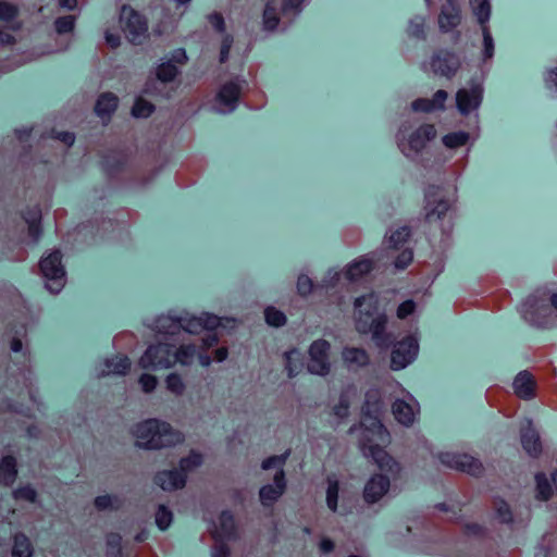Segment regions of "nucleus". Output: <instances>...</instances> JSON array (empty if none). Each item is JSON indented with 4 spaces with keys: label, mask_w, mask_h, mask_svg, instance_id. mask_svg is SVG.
I'll return each instance as SVG.
<instances>
[{
    "label": "nucleus",
    "mask_w": 557,
    "mask_h": 557,
    "mask_svg": "<svg viewBox=\"0 0 557 557\" xmlns=\"http://www.w3.org/2000/svg\"><path fill=\"white\" fill-rule=\"evenodd\" d=\"M382 393L371 387L364 395L363 419L360 423L359 445L364 457L370 458L381 471L393 475L400 470L398 462L383 448L389 442V433L381 421Z\"/></svg>",
    "instance_id": "f257e3e1"
},
{
    "label": "nucleus",
    "mask_w": 557,
    "mask_h": 557,
    "mask_svg": "<svg viewBox=\"0 0 557 557\" xmlns=\"http://www.w3.org/2000/svg\"><path fill=\"white\" fill-rule=\"evenodd\" d=\"M222 324L220 317L202 312L200 315H193L188 312L176 313L170 311L166 314L157 317L151 324H148L157 333L176 335L181 333L198 334L207 330V334L198 339L201 350L215 346L219 342L214 332Z\"/></svg>",
    "instance_id": "f03ea898"
},
{
    "label": "nucleus",
    "mask_w": 557,
    "mask_h": 557,
    "mask_svg": "<svg viewBox=\"0 0 557 557\" xmlns=\"http://www.w3.org/2000/svg\"><path fill=\"white\" fill-rule=\"evenodd\" d=\"M26 334L27 329L25 323L10 326L4 334L3 342L10 344V348L13 352H22L24 358L23 363L9 369V377L5 387L12 393H17V395L22 393L27 394L33 405L40 411L41 403L38 400L37 391L34 388L33 371L28 366L27 351L23 350V339L26 337Z\"/></svg>",
    "instance_id": "7ed1b4c3"
},
{
    "label": "nucleus",
    "mask_w": 557,
    "mask_h": 557,
    "mask_svg": "<svg viewBox=\"0 0 557 557\" xmlns=\"http://www.w3.org/2000/svg\"><path fill=\"white\" fill-rule=\"evenodd\" d=\"M356 330L361 334H371L380 348H387L392 334L386 332L387 317L379 311V297L374 293L357 297L354 302Z\"/></svg>",
    "instance_id": "20e7f679"
},
{
    "label": "nucleus",
    "mask_w": 557,
    "mask_h": 557,
    "mask_svg": "<svg viewBox=\"0 0 557 557\" xmlns=\"http://www.w3.org/2000/svg\"><path fill=\"white\" fill-rule=\"evenodd\" d=\"M436 136L437 129L433 124L424 123L413 127L410 122H404L396 133V144L404 157L428 168L423 154Z\"/></svg>",
    "instance_id": "39448f33"
},
{
    "label": "nucleus",
    "mask_w": 557,
    "mask_h": 557,
    "mask_svg": "<svg viewBox=\"0 0 557 557\" xmlns=\"http://www.w3.org/2000/svg\"><path fill=\"white\" fill-rule=\"evenodd\" d=\"M311 0H269L262 14L265 32H286L300 16Z\"/></svg>",
    "instance_id": "423d86ee"
},
{
    "label": "nucleus",
    "mask_w": 557,
    "mask_h": 557,
    "mask_svg": "<svg viewBox=\"0 0 557 557\" xmlns=\"http://www.w3.org/2000/svg\"><path fill=\"white\" fill-rule=\"evenodd\" d=\"M134 436L136 445L147 449L170 447L183 441L180 432L158 419H148L138 423L134 429Z\"/></svg>",
    "instance_id": "0eeeda50"
},
{
    "label": "nucleus",
    "mask_w": 557,
    "mask_h": 557,
    "mask_svg": "<svg viewBox=\"0 0 557 557\" xmlns=\"http://www.w3.org/2000/svg\"><path fill=\"white\" fill-rule=\"evenodd\" d=\"M425 219L428 222H437L448 216L447 227H443L444 233L451 230L450 220L453 216V206L456 200L455 189L430 185L425 189Z\"/></svg>",
    "instance_id": "6e6552de"
},
{
    "label": "nucleus",
    "mask_w": 557,
    "mask_h": 557,
    "mask_svg": "<svg viewBox=\"0 0 557 557\" xmlns=\"http://www.w3.org/2000/svg\"><path fill=\"white\" fill-rule=\"evenodd\" d=\"M520 313L523 320L532 326L553 329L557 326V312L545 299L530 295L521 305Z\"/></svg>",
    "instance_id": "1a4fd4ad"
},
{
    "label": "nucleus",
    "mask_w": 557,
    "mask_h": 557,
    "mask_svg": "<svg viewBox=\"0 0 557 557\" xmlns=\"http://www.w3.org/2000/svg\"><path fill=\"white\" fill-rule=\"evenodd\" d=\"M374 262L373 256L367 255L351 261L344 272L330 269L319 286L330 290L339 285L342 280H345L347 283L358 282L372 271Z\"/></svg>",
    "instance_id": "9d476101"
},
{
    "label": "nucleus",
    "mask_w": 557,
    "mask_h": 557,
    "mask_svg": "<svg viewBox=\"0 0 557 557\" xmlns=\"http://www.w3.org/2000/svg\"><path fill=\"white\" fill-rule=\"evenodd\" d=\"M39 269L45 280V286L53 295L59 294L66 282V273L62 265V253L53 250L39 261Z\"/></svg>",
    "instance_id": "9b49d317"
},
{
    "label": "nucleus",
    "mask_w": 557,
    "mask_h": 557,
    "mask_svg": "<svg viewBox=\"0 0 557 557\" xmlns=\"http://www.w3.org/2000/svg\"><path fill=\"white\" fill-rule=\"evenodd\" d=\"M163 339L148 346L139 359V364L143 369L156 371L169 369L175 364L172 338L163 335Z\"/></svg>",
    "instance_id": "f8f14e48"
},
{
    "label": "nucleus",
    "mask_w": 557,
    "mask_h": 557,
    "mask_svg": "<svg viewBox=\"0 0 557 557\" xmlns=\"http://www.w3.org/2000/svg\"><path fill=\"white\" fill-rule=\"evenodd\" d=\"M391 369L399 371L410 366L419 354V338L417 334H409L393 343L391 337Z\"/></svg>",
    "instance_id": "ddd939ff"
},
{
    "label": "nucleus",
    "mask_w": 557,
    "mask_h": 557,
    "mask_svg": "<svg viewBox=\"0 0 557 557\" xmlns=\"http://www.w3.org/2000/svg\"><path fill=\"white\" fill-rule=\"evenodd\" d=\"M120 22L126 38L134 45H140L148 34L146 17L128 5H123Z\"/></svg>",
    "instance_id": "4468645a"
},
{
    "label": "nucleus",
    "mask_w": 557,
    "mask_h": 557,
    "mask_svg": "<svg viewBox=\"0 0 557 557\" xmlns=\"http://www.w3.org/2000/svg\"><path fill=\"white\" fill-rule=\"evenodd\" d=\"M484 95L483 82L476 78L469 81L468 86L456 92V106L461 115H469L476 111L482 103Z\"/></svg>",
    "instance_id": "2eb2a0df"
},
{
    "label": "nucleus",
    "mask_w": 557,
    "mask_h": 557,
    "mask_svg": "<svg viewBox=\"0 0 557 557\" xmlns=\"http://www.w3.org/2000/svg\"><path fill=\"white\" fill-rule=\"evenodd\" d=\"M244 84L246 81L238 78L223 84L214 98V111L221 114L232 113L237 108Z\"/></svg>",
    "instance_id": "dca6fc26"
},
{
    "label": "nucleus",
    "mask_w": 557,
    "mask_h": 557,
    "mask_svg": "<svg viewBox=\"0 0 557 557\" xmlns=\"http://www.w3.org/2000/svg\"><path fill=\"white\" fill-rule=\"evenodd\" d=\"M331 345L325 339H317L309 347L307 370L311 374L326 376L331 371Z\"/></svg>",
    "instance_id": "f3484780"
},
{
    "label": "nucleus",
    "mask_w": 557,
    "mask_h": 557,
    "mask_svg": "<svg viewBox=\"0 0 557 557\" xmlns=\"http://www.w3.org/2000/svg\"><path fill=\"white\" fill-rule=\"evenodd\" d=\"M438 460L446 468L465 472L473 476H479L483 472V466L481 461L468 454L459 453H441Z\"/></svg>",
    "instance_id": "a211bd4d"
},
{
    "label": "nucleus",
    "mask_w": 557,
    "mask_h": 557,
    "mask_svg": "<svg viewBox=\"0 0 557 557\" xmlns=\"http://www.w3.org/2000/svg\"><path fill=\"white\" fill-rule=\"evenodd\" d=\"M462 14L461 8L458 1L445 2L440 9L437 15L438 29L443 34L453 33L454 41L457 42L460 39V32L456 30L461 24Z\"/></svg>",
    "instance_id": "6ab92c4d"
},
{
    "label": "nucleus",
    "mask_w": 557,
    "mask_h": 557,
    "mask_svg": "<svg viewBox=\"0 0 557 557\" xmlns=\"http://www.w3.org/2000/svg\"><path fill=\"white\" fill-rule=\"evenodd\" d=\"M461 66L460 57L446 49H441L433 53L430 61V67L435 75L451 78Z\"/></svg>",
    "instance_id": "aec40b11"
},
{
    "label": "nucleus",
    "mask_w": 557,
    "mask_h": 557,
    "mask_svg": "<svg viewBox=\"0 0 557 557\" xmlns=\"http://www.w3.org/2000/svg\"><path fill=\"white\" fill-rule=\"evenodd\" d=\"M159 334L172 338L175 363H180L182 366H189L194 362L198 352L199 345L198 343H186L185 336L188 333H181L176 335L165 333Z\"/></svg>",
    "instance_id": "412c9836"
},
{
    "label": "nucleus",
    "mask_w": 557,
    "mask_h": 557,
    "mask_svg": "<svg viewBox=\"0 0 557 557\" xmlns=\"http://www.w3.org/2000/svg\"><path fill=\"white\" fill-rule=\"evenodd\" d=\"M391 488V480L382 473L373 474L364 484L363 500L367 505L380 503Z\"/></svg>",
    "instance_id": "4be33fe9"
},
{
    "label": "nucleus",
    "mask_w": 557,
    "mask_h": 557,
    "mask_svg": "<svg viewBox=\"0 0 557 557\" xmlns=\"http://www.w3.org/2000/svg\"><path fill=\"white\" fill-rule=\"evenodd\" d=\"M520 442L525 454L531 458H539L543 451V443L533 421L527 419L520 428Z\"/></svg>",
    "instance_id": "5701e85b"
},
{
    "label": "nucleus",
    "mask_w": 557,
    "mask_h": 557,
    "mask_svg": "<svg viewBox=\"0 0 557 557\" xmlns=\"http://www.w3.org/2000/svg\"><path fill=\"white\" fill-rule=\"evenodd\" d=\"M273 484L263 485L259 491V498L263 507H272L286 490L284 470L276 471Z\"/></svg>",
    "instance_id": "b1692460"
},
{
    "label": "nucleus",
    "mask_w": 557,
    "mask_h": 557,
    "mask_svg": "<svg viewBox=\"0 0 557 557\" xmlns=\"http://www.w3.org/2000/svg\"><path fill=\"white\" fill-rule=\"evenodd\" d=\"M392 411L400 424L409 426L419 413V404L412 396H408L407 399H396L392 406Z\"/></svg>",
    "instance_id": "393cba45"
},
{
    "label": "nucleus",
    "mask_w": 557,
    "mask_h": 557,
    "mask_svg": "<svg viewBox=\"0 0 557 557\" xmlns=\"http://www.w3.org/2000/svg\"><path fill=\"white\" fill-rule=\"evenodd\" d=\"M512 388L520 399L531 400L536 397V382L528 370H522L515 376Z\"/></svg>",
    "instance_id": "a878e982"
},
{
    "label": "nucleus",
    "mask_w": 557,
    "mask_h": 557,
    "mask_svg": "<svg viewBox=\"0 0 557 557\" xmlns=\"http://www.w3.org/2000/svg\"><path fill=\"white\" fill-rule=\"evenodd\" d=\"M535 497L539 500L546 502L553 494L557 495V470L548 476L545 472L535 474Z\"/></svg>",
    "instance_id": "bb28decb"
},
{
    "label": "nucleus",
    "mask_w": 557,
    "mask_h": 557,
    "mask_svg": "<svg viewBox=\"0 0 557 557\" xmlns=\"http://www.w3.org/2000/svg\"><path fill=\"white\" fill-rule=\"evenodd\" d=\"M448 98L447 91L440 89L431 99L418 98L411 102V109L416 112L432 113L445 109V102Z\"/></svg>",
    "instance_id": "cd10ccee"
},
{
    "label": "nucleus",
    "mask_w": 557,
    "mask_h": 557,
    "mask_svg": "<svg viewBox=\"0 0 557 557\" xmlns=\"http://www.w3.org/2000/svg\"><path fill=\"white\" fill-rule=\"evenodd\" d=\"M154 482L163 491H174L185 486L186 474L181 470V468L178 470H164L156 474Z\"/></svg>",
    "instance_id": "c85d7f7f"
},
{
    "label": "nucleus",
    "mask_w": 557,
    "mask_h": 557,
    "mask_svg": "<svg viewBox=\"0 0 557 557\" xmlns=\"http://www.w3.org/2000/svg\"><path fill=\"white\" fill-rule=\"evenodd\" d=\"M235 535V520L230 510H224L219 517V525H214L213 537L215 542L230 540Z\"/></svg>",
    "instance_id": "c756f323"
},
{
    "label": "nucleus",
    "mask_w": 557,
    "mask_h": 557,
    "mask_svg": "<svg viewBox=\"0 0 557 557\" xmlns=\"http://www.w3.org/2000/svg\"><path fill=\"white\" fill-rule=\"evenodd\" d=\"M342 357L349 370H357L369 364L370 358L363 348L344 347Z\"/></svg>",
    "instance_id": "7c9ffc66"
},
{
    "label": "nucleus",
    "mask_w": 557,
    "mask_h": 557,
    "mask_svg": "<svg viewBox=\"0 0 557 557\" xmlns=\"http://www.w3.org/2000/svg\"><path fill=\"white\" fill-rule=\"evenodd\" d=\"M23 219L28 227V236L33 243H37L41 236V209L39 206L27 208L23 212Z\"/></svg>",
    "instance_id": "2f4dec72"
},
{
    "label": "nucleus",
    "mask_w": 557,
    "mask_h": 557,
    "mask_svg": "<svg viewBox=\"0 0 557 557\" xmlns=\"http://www.w3.org/2000/svg\"><path fill=\"white\" fill-rule=\"evenodd\" d=\"M475 137H472L470 133L466 131L450 132L442 137V144L445 148L455 150L465 146H468L467 154L469 153Z\"/></svg>",
    "instance_id": "473e14b6"
},
{
    "label": "nucleus",
    "mask_w": 557,
    "mask_h": 557,
    "mask_svg": "<svg viewBox=\"0 0 557 557\" xmlns=\"http://www.w3.org/2000/svg\"><path fill=\"white\" fill-rule=\"evenodd\" d=\"M119 104V98L112 92H103L101 94L95 106L96 114L104 119H110V116L114 113Z\"/></svg>",
    "instance_id": "72a5a7b5"
},
{
    "label": "nucleus",
    "mask_w": 557,
    "mask_h": 557,
    "mask_svg": "<svg viewBox=\"0 0 557 557\" xmlns=\"http://www.w3.org/2000/svg\"><path fill=\"white\" fill-rule=\"evenodd\" d=\"M104 369L99 372V375L104 376L109 374H125L131 368V361L127 356L119 355L113 358L104 360Z\"/></svg>",
    "instance_id": "f704fd0d"
},
{
    "label": "nucleus",
    "mask_w": 557,
    "mask_h": 557,
    "mask_svg": "<svg viewBox=\"0 0 557 557\" xmlns=\"http://www.w3.org/2000/svg\"><path fill=\"white\" fill-rule=\"evenodd\" d=\"M492 507L494 519L499 523L506 524L512 529L515 525V517L509 504L500 497H494Z\"/></svg>",
    "instance_id": "c9c22d12"
},
{
    "label": "nucleus",
    "mask_w": 557,
    "mask_h": 557,
    "mask_svg": "<svg viewBox=\"0 0 557 557\" xmlns=\"http://www.w3.org/2000/svg\"><path fill=\"white\" fill-rule=\"evenodd\" d=\"M1 410L3 411V414L5 416L3 418V421L5 423H11L13 420L18 422V417H24V418L33 417L30 408H24L23 406H20L17 404L13 403L11 399H9L7 397H5V399L2 400Z\"/></svg>",
    "instance_id": "e433bc0d"
},
{
    "label": "nucleus",
    "mask_w": 557,
    "mask_h": 557,
    "mask_svg": "<svg viewBox=\"0 0 557 557\" xmlns=\"http://www.w3.org/2000/svg\"><path fill=\"white\" fill-rule=\"evenodd\" d=\"M285 370L288 377H295L304 369V356L298 349H290L284 352Z\"/></svg>",
    "instance_id": "4c0bfd02"
},
{
    "label": "nucleus",
    "mask_w": 557,
    "mask_h": 557,
    "mask_svg": "<svg viewBox=\"0 0 557 557\" xmlns=\"http://www.w3.org/2000/svg\"><path fill=\"white\" fill-rule=\"evenodd\" d=\"M17 475L16 460L13 456H3L0 461V482L10 486Z\"/></svg>",
    "instance_id": "58836bf2"
},
{
    "label": "nucleus",
    "mask_w": 557,
    "mask_h": 557,
    "mask_svg": "<svg viewBox=\"0 0 557 557\" xmlns=\"http://www.w3.org/2000/svg\"><path fill=\"white\" fill-rule=\"evenodd\" d=\"M326 483V506L332 512H338L339 481L335 474H330Z\"/></svg>",
    "instance_id": "ea45409f"
},
{
    "label": "nucleus",
    "mask_w": 557,
    "mask_h": 557,
    "mask_svg": "<svg viewBox=\"0 0 557 557\" xmlns=\"http://www.w3.org/2000/svg\"><path fill=\"white\" fill-rule=\"evenodd\" d=\"M470 7L481 28L488 26L491 17V3L488 0H470Z\"/></svg>",
    "instance_id": "a19ab883"
},
{
    "label": "nucleus",
    "mask_w": 557,
    "mask_h": 557,
    "mask_svg": "<svg viewBox=\"0 0 557 557\" xmlns=\"http://www.w3.org/2000/svg\"><path fill=\"white\" fill-rule=\"evenodd\" d=\"M33 548L28 537L23 533L13 536L12 557H32Z\"/></svg>",
    "instance_id": "79ce46f5"
},
{
    "label": "nucleus",
    "mask_w": 557,
    "mask_h": 557,
    "mask_svg": "<svg viewBox=\"0 0 557 557\" xmlns=\"http://www.w3.org/2000/svg\"><path fill=\"white\" fill-rule=\"evenodd\" d=\"M410 236L411 230L406 225L391 228L387 239L388 247L395 250L401 249L403 245L409 239Z\"/></svg>",
    "instance_id": "37998d69"
},
{
    "label": "nucleus",
    "mask_w": 557,
    "mask_h": 557,
    "mask_svg": "<svg viewBox=\"0 0 557 557\" xmlns=\"http://www.w3.org/2000/svg\"><path fill=\"white\" fill-rule=\"evenodd\" d=\"M77 16L74 14L59 16L54 20L53 27L59 36H72Z\"/></svg>",
    "instance_id": "c03bdc74"
},
{
    "label": "nucleus",
    "mask_w": 557,
    "mask_h": 557,
    "mask_svg": "<svg viewBox=\"0 0 557 557\" xmlns=\"http://www.w3.org/2000/svg\"><path fill=\"white\" fill-rule=\"evenodd\" d=\"M94 505L99 511L117 510L123 505V499L117 495H100L95 498Z\"/></svg>",
    "instance_id": "a18cd8bd"
},
{
    "label": "nucleus",
    "mask_w": 557,
    "mask_h": 557,
    "mask_svg": "<svg viewBox=\"0 0 557 557\" xmlns=\"http://www.w3.org/2000/svg\"><path fill=\"white\" fill-rule=\"evenodd\" d=\"M407 34L412 38L424 40L426 38L424 16L416 15L410 18L407 26Z\"/></svg>",
    "instance_id": "49530a36"
},
{
    "label": "nucleus",
    "mask_w": 557,
    "mask_h": 557,
    "mask_svg": "<svg viewBox=\"0 0 557 557\" xmlns=\"http://www.w3.org/2000/svg\"><path fill=\"white\" fill-rule=\"evenodd\" d=\"M180 71L175 64L171 61H165L161 63L156 71V75L159 82L169 83L174 81V78L178 75Z\"/></svg>",
    "instance_id": "de8ad7c7"
},
{
    "label": "nucleus",
    "mask_w": 557,
    "mask_h": 557,
    "mask_svg": "<svg viewBox=\"0 0 557 557\" xmlns=\"http://www.w3.org/2000/svg\"><path fill=\"white\" fill-rule=\"evenodd\" d=\"M481 29L483 36L482 60L484 63H486L491 61L494 57L495 44L490 27L484 26Z\"/></svg>",
    "instance_id": "09e8293b"
},
{
    "label": "nucleus",
    "mask_w": 557,
    "mask_h": 557,
    "mask_svg": "<svg viewBox=\"0 0 557 557\" xmlns=\"http://www.w3.org/2000/svg\"><path fill=\"white\" fill-rule=\"evenodd\" d=\"M202 463V455L191 450L187 457L180 460L181 470L187 475L188 472L200 467Z\"/></svg>",
    "instance_id": "8fccbe9b"
},
{
    "label": "nucleus",
    "mask_w": 557,
    "mask_h": 557,
    "mask_svg": "<svg viewBox=\"0 0 557 557\" xmlns=\"http://www.w3.org/2000/svg\"><path fill=\"white\" fill-rule=\"evenodd\" d=\"M350 407V392L348 389L343 391L338 398V404L333 407V413L338 419H344L349 413Z\"/></svg>",
    "instance_id": "3c124183"
},
{
    "label": "nucleus",
    "mask_w": 557,
    "mask_h": 557,
    "mask_svg": "<svg viewBox=\"0 0 557 557\" xmlns=\"http://www.w3.org/2000/svg\"><path fill=\"white\" fill-rule=\"evenodd\" d=\"M265 322L275 327L283 326L286 323V315L274 307H267L264 310Z\"/></svg>",
    "instance_id": "603ef678"
},
{
    "label": "nucleus",
    "mask_w": 557,
    "mask_h": 557,
    "mask_svg": "<svg viewBox=\"0 0 557 557\" xmlns=\"http://www.w3.org/2000/svg\"><path fill=\"white\" fill-rule=\"evenodd\" d=\"M288 456H289V450H287L281 455H274V456L268 457L262 461L261 468L263 470H270V469H276L277 471L284 470L283 467L286 463Z\"/></svg>",
    "instance_id": "864d4df0"
},
{
    "label": "nucleus",
    "mask_w": 557,
    "mask_h": 557,
    "mask_svg": "<svg viewBox=\"0 0 557 557\" xmlns=\"http://www.w3.org/2000/svg\"><path fill=\"white\" fill-rule=\"evenodd\" d=\"M121 543L122 537L117 533H110L107 535V557H121Z\"/></svg>",
    "instance_id": "5fc2aeb1"
},
{
    "label": "nucleus",
    "mask_w": 557,
    "mask_h": 557,
    "mask_svg": "<svg viewBox=\"0 0 557 557\" xmlns=\"http://www.w3.org/2000/svg\"><path fill=\"white\" fill-rule=\"evenodd\" d=\"M154 111V106L149 101L137 98L133 108L132 115L135 117H148Z\"/></svg>",
    "instance_id": "6e6d98bb"
},
{
    "label": "nucleus",
    "mask_w": 557,
    "mask_h": 557,
    "mask_svg": "<svg viewBox=\"0 0 557 557\" xmlns=\"http://www.w3.org/2000/svg\"><path fill=\"white\" fill-rule=\"evenodd\" d=\"M166 388L176 396L183 395L185 383L177 373H171L165 379Z\"/></svg>",
    "instance_id": "4d7b16f0"
},
{
    "label": "nucleus",
    "mask_w": 557,
    "mask_h": 557,
    "mask_svg": "<svg viewBox=\"0 0 557 557\" xmlns=\"http://www.w3.org/2000/svg\"><path fill=\"white\" fill-rule=\"evenodd\" d=\"M173 520V515L164 505H160L156 512V524L160 530H166Z\"/></svg>",
    "instance_id": "13d9d810"
},
{
    "label": "nucleus",
    "mask_w": 557,
    "mask_h": 557,
    "mask_svg": "<svg viewBox=\"0 0 557 557\" xmlns=\"http://www.w3.org/2000/svg\"><path fill=\"white\" fill-rule=\"evenodd\" d=\"M12 494L15 499H23L29 503H36L37 499V492L30 485L21 486L13 491Z\"/></svg>",
    "instance_id": "bf43d9fd"
},
{
    "label": "nucleus",
    "mask_w": 557,
    "mask_h": 557,
    "mask_svg": "<svg viewBox=\"0 0 557 557\" xmlns=\"http://www.w3.org/2000/svg\"><path fill=\"white\" fill-rule=\"evenodd\" d=\"M413 253L410 248H404L396 257L394 261V267L397 270L406 269L410 262L412 261Z\"/></svg>",
    "instance_id": "052dcab7"
},
{
    "label": "nucleus",
    "mask_w": 557,
    "mask_h": 557,
    "mask_svg": "<svg viewBox=\"0 0 557 557\" xmlns=\"http://www.w3.org/2000/svg\"><path fill=\"white\" fill-rule=\"evenodd\" d=\"M313 282L307 274H300L297 280V292L306 297L313 290Z\"/></svg>",
    "instance_id": "680f3d73"
},
{
    "label": "nucleus",
    "mask_w": 557,
    "mask_h": 557,
    "mask_svg": "<svg viewBox=\"0 0 557 557\" xmlns=\"http://www.w3.org/2000/svg\"><path fill=\"white\" fill-rule=\"evenodd\" d=\"M103 163L107 172L111 176L117 174L120 171L123 170L124 166V162H122L121 158H117L115 162V157L111 156L106 157Z\"/></svg>",
    "instance_id": "e2e57ef3"
},
{
    "label": "nucleus",
    "mask_w": 557,
    "mask_h": 557,
    "mask_svg": "<svg viewBox=\"0 0 557 557\" xmlns=\"http://www.w3.org/2000/svg\"><path fill=\"white\" fill-rule=\"evenodd\" d=\"M17 15V9L15 5L8 2H0V20L10 22Z\"/></svg>",
    "instance_id": "0e129e2a"
},
{
    "label": "nucleus",
    "mask_w": 557,
    "mask_h": 557,
    "mask_svg": "<svg viewBox=\"0 0 557 557\" xmlns=\"http://www.w3.org/2000/svg\"><path fill=\"white\" fill-rule=\"evenodd\" d=\"M157 383V377L152 374L145 373L139 377L140 387L145 393H151L156 388Z\"/></svg>",
    "instance_id": "69168bd1"
},
{
    "label": "nucleus",
    "mask_w": 557,
    "mask_h": 557,
    "mask_svg": "<svg viewBox=\"0 0 557 557\" xmlns=\"http://www.w3.org/2000/svg\"><path fill=\"white\" fill-rule=\"evenodd\" d=\"M233 45V37L231 35H225L222 39L221 49H220V62L225 63L228 60L230 50Z\"/></svg>",
    "instance_id": "338daca9"
},
{
    "label": "nucleus",
    "mask_w": 557,
    "mask_h": 557,
    "mask_svg": "<svg viewBox=\"0 0 557 557\" xmlns=\"http://www.w3.org/2000/svg\"><path fill=\"white\" fill-rule=\"evenodd\" d=\"M545 86L552 92L557 94V66L549 69L544 77Z\"/></svg>",
    "instance_id": "774afa93"
}]
</instances>
